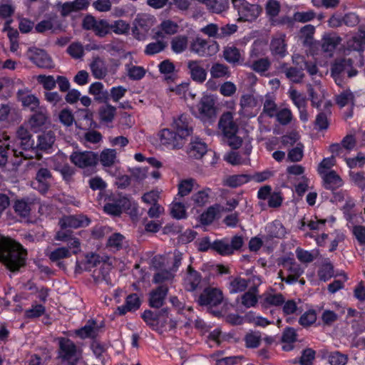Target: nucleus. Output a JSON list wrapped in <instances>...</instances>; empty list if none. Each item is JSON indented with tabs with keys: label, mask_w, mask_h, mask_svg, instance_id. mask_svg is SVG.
<instances>
[{
	"label": "nucleus",
	"mask_w": 365,
	"mask_h": 365,
	"mask_svg": "<svg viewBox=\"0 0 365 365\" xmlns=\"http://www.w3.org/2000/svg\"><path fill=\"white\" fill-rule=\"evenodd\" d=\"M27 250L16 240L0 237V262L11 272H17L26 265Z\"/></svg>",
	"instance_id": "obj_1"
},
{
	"label": "nucleus",
	"mask_w": 365,
	"mask_h": 365,
	"mask_svg": "<svg viewBox=\"0 0 365 365\" xmlns=\"http://www.w3.org/2000/svg\"><path fill=\"white\" fill-rule=\"evenodd\" d=\"M170 309L168 307H163L160 310L153 311L145 309L141 314V318L152 330L161 332L169 323L170 329H173L176 327V322L169 318Z\"/></svg>",
	"instance_id": "obj_2"
},
{
	"label": "nucleus",
	"mask_w": 365,
	"mask_h": 365,
	"mask_svg": "<svg viewBox=\"0 0 365 365\" xmlns=\"http://www.w3.org/2000/svg\"><path fill=\"white\" fill-rule=\"evenodd\" d=\"M58 357L64 365H78L81 351L76 344L69 338L59 337Z\"/></svg>",
	"instance_id": "obj_3"
},
{
	"label": "nucleus",
	"mask_w": 365,
	"mask_h": 365,
	"mask_svg": "<svg viewBox=\"0 0 365 365\" xmlns=\"http://www.w3.org/2000/svg\"><path fill=\"white\" fill-rule=\"evenodd\" d=\"M244 245L241 235H234L230 241L227 237L217 239L212 242V250L221 256H230L240 251Z\"/></svg>",
	"instance_id": "obj_4"
},
{
	"label": "nucleus",
	"mask_w": 365,
	"mask_h": 365,
	"mask_svg": "<svg viewBox=\"0 0 365 365\" xmlns=\"http://www.w3.org/2000/svg\"><path fill=\"white\" fill-rule=\"evenodd\" d=\"M233 7L237 11L241 21H255L260 14L262 9L257 4H252L246 0H232Z\"/></svg>",
	"instance_id": "obj_5"
},
{
	"label": "nucleus",
	"mask_w": 365,
	"mask_h": 365,
	"mask_svg": "<svg viewBox=\"0 0 365 365\" xmlns=\"http://www.w3.org/2000/svg\"><path fill=\"white\" fill-rule=\"evenodd\" d=\"M70 160L80 168L93 167L98 162V155L93 151L74 150L70 155Z\"/></svg>",
	"instance_id": "obj_6"
},
{
	"label": "nucleus",
	"mask_w": 365,
	"mask_h": 365,
	"mask_svg": "<svg viewBox=\"0 0 365 365\" xmlns=\"http://www.w3.org/2000/svg\"><path fill=\"white\" fill-rule=\"evenodd\" d=\"M222 300L223 293L220 289L208 287L203 289L197 302L200 306L212 307L220 304Z\"/></svg>",
	"instance_id": "obj_7"
},
{
	"label": "nucleus",
	"mask_w": 365,
	"mask_h": 365,
	"mask_svg": "<svg viewBox=\"0 0 365 365\" xmlns=\"http://www.w3.org/2000/svg\"><path fill=\"white\" fill-rule=\"evenodd\" d=\"M91 222V219L83 214L63 215L58 220L61 229H78L88 227Z\"/></svg>",
	"instance_id": "obj_8"
},
{
	"label": "nucleus",
	"mask_w": 365,
	"mask_h": 365,
	"mask_svg": "<svg viewBox=\"0 0 365 365\" xmlns=\"http://www.w3.org/2000/svg\"><path fill=\"white\" fill-rule=\"evenodd\" d=\"M27 56L29 59L39 68L50 69L54 67L52 58L43 49L31 47L27 51Z\"/></svg>",
	"instance_id": "obj_9"
},
{
	"label": "nucleus",
	"mask_w": 365,
	"mask_h": 365,
	"mask_svg": "<svg viewBox=\"0 0 365 365\" xmlns=\"http://www.w3.org/2000/svg\"><path fill=\"white\" fill-rule=\"evenodd\" d=\"M172 126L183 140L193 133V120L188 114L182 113L174 119Z\"/></svg>",
	"instance_id": "obj_10"
},
{
	"label": "nucleus",
	"mask_w": 365,
	"mask_h": 365,
	"mask_svg": "<svg viewBox=\"0 0 365 365\" xmlns=\"http://www.w3.org/2000/svg\"><path fill=\"white\" fill-rule=\"evenodd\" d=\"M159 138L161 145L168 149H180L185 144V141L178 133L169 128L161 130L159 133Z\"/></svg>",
	"instance_id": "obj_11"
},
{
	"label": "nucleus",
	"mask_w": 365,
	"mask_h": 365,
	"mask_svg": "<svg viewBox=\"0 0 365 365\" xmlns=\"http://www.w3.org/2000/svg\"><path fill=\"white\" fill-rule=\"evenodd\" d=\"M217 47L218 45L216 42L209 44L207 40L197 37L191 42L190 50L199 56H207L215 53L217 51Z\"/></svg>",
	"instance_id": "obj_12"
},
{
	"label": "nucleus",
	"mask_w": 365,
	"mask_h": 365,
	"mask_svg": "<svg viewBox=\"0 0 365 365\" xmlns=\"http://www.w3.org/2000/svg\"><path fill=\"white\" fill-rule=\"evenodd\" d=\"M169 288L166 284H160L155 289H153L148 294V305L153 309L163 307L168 295Z\"/></svg>",
	"instance_id": "obj_13"
},
{
	"label": "nucleus",
	"mask_w": 365,
	"mask_h": 365,
	"mask_svg": "<svg viewBox=\"0 0 365 365\" xmlns=\"http://www.w3.org/2000/svg\"><path fill=\"white\" fill-rule=\"evenodd\" d=\"M103 257L94 252L87 253L81 260H76L75 272L81 273L83 271H91L93 268L98 267L102 263Z\"/></svg>",
	"instance_id": "obj_14"
},
{
	"label": "nucleus",
	"mask_w": 365,
	"mask_h": 365,
	"mask_svg": "<svg viewBox=\"0 0 365 365\" xmlns=\"http://www.w3.org/2000/svg\"><path fill=\"white\" fill-rule=\"evenodd\" d=\"M215 100L211 95L203 96L198 104V110L203 118L211 119L216 116Z\"/></svg>",
	"instance_id": "obj_15"
},
{
	"label": "nucleus",
	"mask_w": 365,
	"mask_h": 365,
	"mask_svg": "<svg viewBox=\"0 0 365 365\" xmlns=\"http://www.w3.org/2000/svg\"><path fill=\"white\" fill-rule=\"evenodd\" d=\"M202 62L200 60H190L187 63L191 79L198 83H204L207 75V71L201 65Z\"/></svg>",
	"instance_id": "obj_16"
},
{
	"label": "nucleus",
	"mask_w": 365,
	"mask_h": 365,
	"mask_svg": "<svg viewBox=\"0 0 365 365\" xmlns=\"http://www.w3.org/2000/svg\"><path fill=\"white\" fill-rule=\"evenodd\" d=\"M218 125L223 133L224 138L237 134L238 132V125L234 121L233 116L230 112L225 113L222 115Z\"/></svg>",
	"instance_id": "obj_17"
},
{
	"label": "nucleus",
	"mask_w": 365,
	"mask_h": 365,
	"mask_svg": "<svg viewBox=\"0 0 365 365\" xmlns=\"http://www.w3.org/2000/svg\"><path fill=\"white\" fill-rule=\"evenodd\" d=\"M150 28L149 19L145 15H138L133 22V35L138 40L143 39Z\"/></svg>",
	"instance_id": "obj_18"
},
{
	"label": "nucleus",
	"mask_w": 365,
	"mask_h": 365,
	"mask_svg": "<svg viewBox=\"0 0 365 365\" xmlns=\"http://www.w3.org/2000/svg\"><path fill=\"white\" fill-rule=\"evenodd\" d=\"M51 178V173L48 169L40 168L36 173V181L33 182L34 188H36L41 193L47 192L50 187L49 180Z\"/></svg>",
	"instance_id": "obj_19"
},
{
	"label": "nucleus",
	"mask_w": 365,
	"mask_h": 365,
	"mask_svg": "<svg viewBox=\"0 0 365 365\" xmlns=\"http://www.w3.org/2000/svg\"><path fill=\"white\" fill-rule=\"evenodd\" d=\"M98 327L96 319H88L86 324L74 331L76 336L81 339H95L98 334Z\"/></svg>",
	"instance_id": "obj_20"
},
{
	"label": "nucleus",
	"mask_w": 365,
	"mask_h": 365,
	"mask_svg": "<svg viewBox=\"0 0 365 365\" xmlns=\"http://www.w3.org/2000/svg\"><path fill=\"white\" fill-rule=\"evenodd\" d=\"M207 145L198 137L192 138L188 145L187 155L195 159H200L207 153Z\"/></svg>",
	"instance_id": "obj_21"
},
{
	"label": "nucleus",
	"mask_w": 365,
	"mask_h": 365,
	"mask_svg": "<svg viewBox=\"0 0 365 365\" xmlns=\"http://www.w3.org/2000/svg\"><path fill=\"white\" fill-rule=\"evenodd\" d=\"M323 187L326 190L335 191L343 185V180L334 170H330L323 175Z\"/></svg>",
	"instance_id": "obj_22"
},
{
	"label": "nucleus",
	"mask_w": 365,
	"mask_h": 365,
	"mask_svg": "<svg viewBox=\"0 0 365 365\" xmlns=\"http://www.w3.org/2000/svg\"><path fill=\"white\" fill-rule=\"evenodd\" d=\"M201 274L196 271L191 265L187 267L186 277L184 279V285L187 291H195L201 282Z\"/></svg>",
	"instance_id": "obj_23"
},
{
	"label": "nucleus",
	"mask_w": 365,
	"mask_h": 365,
	"mask_svg": "<svg viewBox=\"0 0 365 365\" xmlns=\"http://www.w3.org/2000/svg\"><path fill=\"white\" fill-rule=\"evenodd\" d=\"M158 69L161 74L164 75L167 83H173L177 78L175 66L170 59H165L158 64Z\"/></svg>",
	"instance_id": "obj_24"
},
{
	"label": "nucleus",
	"mask_w": 365,
	"mask_h": 365,
	"mask_svg": "<svg viewBox=\"0 0 365 365\" xmlns=\"http://www.w3.org/2000/svg\"><path fill=\"white\" fill-rule=\"evenodd\" d=\"M211 194L212 189L207 187L193 193L191 196V200L193 202L194 207H204L209 202Z\"/></svg>",
	"instance_id": "obj_25"
},
{
	"label": "nucleus",
	"mask_w": 365,
	"mask_h": 365,
	"mask_svg": "<svg viewBox=\"0 0 365 365\" xmlns=\"http://www.w3.org/2000/svg\"><path fill=\"white\" fill-rule=\"evenodd\" d=\"M331 106L329 102L326 103L324 106L325 110L319 112L316 116L314 124L319 130H327L329 126L328 117L331 115Z\"/></svg>",
	"instance_id": "obj_26"
},
{
	"label": "nucleus",
	"mask_w": 365,
	"mask_h": 365,
	"mask_svg": "<svg viewBox=\"0 0 365 365\" xmlns=\"http://www.w3.org/2000/svg\"><path fill=\"white\" fill-rule=\"evenodd\" d=\"M272 54L279 58H284L287 54V44L282 37L273 38L270 43Z\"/></svg>",
	"instance_id": "obj_27"
},
{
	"label": "nucleus",
	"mask_w": 365,
	"mask_h": 365,
	"mask_svg": "<svg viewBox=\"0 0 365 365\" xmlns=\"http://www.w3.org/2000/svg\"><path fill=\"white\" fill-rule=\"evenodd\" d=\"M54 19L49 18L48 19H43L35 26V31L36 33L43 34L47 31H51L52 34H56L58 30L61 29V24L60 22L55 25Z\"/></svg>",
	"instance_id": "obj_28"
},
{
	"label": "nucleus",
	"mask_w": 365,
	"mask_h": 365,
	"mask_svg": "<svg viewBox=\"0 0 365 365\" xmlns=\"http://www.w3.org/2000/svg\"><path fill=\"white\" fill-rule=\"evenodd\" d=\"M287 271L289 274L286 278H283L282 281L285 282L288 284H292L297 282L299 278L302 275L304 270L302 266L295 262H292L289 266Z\"/></svg>",
	"instance_id": "obj_29"
},
{
	"label": "nucleus",
	"mask_w": 365,
	"mask_h": 365,
	"mask_svg": "<svg viewBox=\"0 0 365 365\" xmlns=\"http://www.w3.org/2000/svg\"><path fill=\"white\" fill-rule=\"evenodd\" d=\"M267 235L271 238L282 239L286 235L285 227L279 220H274L266 227Z\"/></svg>",
	"instance_id": "obj_30"
},
{
	"label": "nucleus",
	"mask_w": 365,
	"mask_h": 365,
	"mask_svg": "<svg viewBox=\"0 0 365 365\" xmlns=\"http://www.w3.org/2000/svg\"><path fill=\"white\" fill-rule=\"evenodd\" d=\"M354 64L352 58H343L336 60L331 66V75H342L349 67Z\"/></svg>",
	"instance_id": "obj_31"
},
{
	"label": "nucleus",
	"mask_w": 365,
	"mask_h": 365,
	"mask_svg": "<svg viewBox=\"0 0 365 365\" xmlns=\"http://www.w3.org/2000/svg\"><path fill=\"white\" fill-rule=\"evenodd\" d=\"M17 95L19 101L21 102L24 107L29 108L31 111H34L40 108L39 100L34 95H24L20 91L18 92Z\"/></svg>",
	"instance_id": "obj_32"
},
{
	"label": "nucleus",
	"mask_w": 365,
	"mask_h": 365,
	"mask_svg": "<svg viewBox=\"0 0 365 365\" xmlns=\"http://www.w3.org/2000/svg\"><path fill=\"white\" fill-rule=\"evenodd\" d=\"M90 67L93 77L96 79H103L108 73L105 63L99 58L94 59Z\"/></svg>",
	"instance_id": "obj_33"
},
{
	"label": "nucleus",
	"mask_w": 365,
	"mask_h": 365,
	"mask_svg": "<svg viewBox=\"0 0 365 365\" xmlns=\"http://www.w3.org/2000/svg\"><path fill=\"white\" fill-rule=\"evenodd\" d=\"M284 297L281 293L269 294L264 297L262 302L263 311H267L271 306L279 307L284 304Z\"/></svg>",
	"instance_id": "obj_34"
},
{
	"label": "nucleus",
	"mask_w": 365,
	"mask_h": 365,
	"mask_svg": "<svg viewBox=\"0 0 365 365\" xmlns=\"http://www.w3.org/2000/svg\"><path fill=\"white\" fill-rule=\"evenodd\" d=\"M33 112L34 113L29 119L31 126L34 128H41L46 124L48 120V116L46 115L45 110L41 108H38V109H36Z\"/></svg>",
	"instance_id": "obj_35"
},
{
	"label": "nucleus",
	"mask_w": 365,
	"mask_h": 365,
	"mask_svg": "<svg viewBox=\"0 0 365 365\" xmlns=\"http://www.w3.org/2000/svg\"><path fill=\"white\" fill-rule=\"evenodd\" d=\"M55 139L54 134L51 131L39 135L38 136L36 148L40 150H48L52 148Z\"/></svg>",
	"instance_id": "obj_36"
},
{
	"label": "nucleus",
	"mask_w": 365,
	"mask_h": 365,
	"mask_svg": "<svg viewBox=\"0 0 365 365\" xmlns=\"http://www.w3.org/2000/svg\"><path fill=\"white\" fill-rule=\"evenodd\" d=\"M172 51L177 54L184 52L188 45V38L185 35H178L170 41Z\"/></svg>",
	"instance_id": "obj_37"
},
{
	"label": "nucleus",
	"mask_w": 365,
	"mask_h": 365,
	"mask_svg": "<svg viewBox=\"0 0 365 365\" xmlns=\"http://www.w3.org/2000/svg\"><path fill=\"white\" fill-rule=\"evenodd\" d=\"M249 281L245 278L237 277L232 279L229 284V291L230 294L242 292L248 287Z\"/></svg>",
	"instance_id": "obj_38"
},
{
	"label": "nucleus",
	"mask_w": 365,
	"mask_h": 365,
	"mask_svg": "<svg viewBox=\"0 0 365 365\" xmlns=\"http://www.w3.org/2000/svg\"><path fill=\"white\" fill-rule=\"evenodd\" d=\"M341 41L336 36L328 35L322 38V49L324 52H333Z\"/></svg>",
	"instance_id": "obj_39"
},
{
	"label": "nucleus",
	"mask_w": 365,
	"mask_h": 365,
	"mask_svg": "<svg viewBox=\"0 0 365 365\" xmlns=\"http://www.w3.org/2000/svg\"><path fill=\"white\" fill-rule=\"evenodd\" d=\"M116 158V151L114 149H104L100 156L98 160L104 167H110L115 163Z\"/></svg>",
	"instance_id": "obj_40"
},
{
	"label": "nucleus",
	"mask_w": 365,
	"mask_h": 365,
	"mask_svg": "<svg viewBox=\"0 0 365 365\" xmlns=\"http://www.w3.org/2000/svg\"><path fill=\"white\" fill-rule=\"evenodd\" d=\"M223 57L225 60L230 63H236L240 61L241 55L239 49L234 46L225 47L223 51Z\"/></svg>",
	"instance_id": "obj_41"
},
{
	"label": "nucleus",
	"mask_w": 365,
	"mask_h": 365,
	"mask_svg": "<svg viewBox=\"0 0 365 365\" xmlns=\"http://www.w3.org/2000/svg\"><path fill=\"white\" fill-rule=\"evenodd\" d=\"M244 341L248 349H255L259 346L262 336L259 331H251L245 334Z\"/></svg>",
	"instance_id": "obj_42"
},
{
	"label": "nucleus",
	"mask_w": 365,
	"mask_h": 365,
	"mask_svg": "<svg viewBox=\"0 0 365 365\" xmlns=\"http://www.w3.org/2000/svg\"><path fill=\"white\" fill-rule=\"evenodd\" d=\"M15 212L21 217L29 216L31 212V204L25 199L16 200L14 205Z\"/></svg>",
	"instance_id": "obj_43"
},
{
	"label": "nucleus",
	"mask_w": 365,
	"mask_h": 365,
	"mask_svg": "<svg viewBox=\"0 0 365 365\" xmlns=\"http://www.w3.org/2000/svg\"><path fill=\"white\" fill-rule=\"evenodd\" d=\"M206 6L214 13L220 14L229 8L228 0H207Z\"/></svg>",
	"instance_id": "obj_44"
},
{
	"label": "nucleus",
	"mask_w": 365,
	"mask_h": 365,
	"mask_svg": "<svg viewBox=\"0 0 365 365\" xmlns=\"http://www.w3.org/2000/svg\"><path fill=\"white\" fill-rule=\"evenodd\" d=\"M250 180V176L245 174L233 175L229 176L226 180V185L230 187H237Z\"/></svg>",
	"instance_id": "obj_45"
},
{
	"label": "nucleus",
	"mask_w": 365,
	"mask_h": 365,
	"mask_svg": "<svg viewBox=\"0 0 365 365\" xmlns=\"http://www.w3.org/2000/svg\"><path fill=\"white\" fill-rule=\"evenodd\" d=\"M334 276V266L330 262H324L318 269V277L321 281L327 282Z\"/></svg>",
	"instance_id": "obj_46"
},
{
	"label": "nucleus",
	"mask_w": 365,
	"mask_h": 365,
	"mask_svg": "<svg viewBox=\"0 0 365 365\" xmlns=\"http://www.w3.org/2000/svg\"><path fill=\"white\" fill-rule=\"evenodd\" d=\"M109 258L106 257V259H102V263L98 265L99 270L96 275V280H103L108 282L110 279V271L111 269V264L107 262Z\"/></svg>",
	"instance_id": "obj_47"
},
{
	"label": "nucleus",
	"mask_w": 365,
	"mask_h": 365,
	"mask_svg": "<svg viewBox=\"0 0 365 365\" xmlns=\"http://www.w3.org/2000/svg\"><path fill=\"white\" fill-rule=\"evenodd\" d=\"M115 112L116 108L110 104H107L106 106L101 107L99 109L101 120L105 123L112 122L115 115Z\"/></svg>",
	"instance_id": "obj_48"
},
{
	"label": "nucleus",
	"mask_w": 365,
	"mask_h": 365,
	"mask_svg": "<svg viewBox=\"0 0 365 365\" xmlns=\"http://www.w3.org/2000/svg\"><path fill=\"white\" fill-rule=\"evenodd\" d=\"M20 148L22 150L18 151L17 150H13L14 154L16 156H22L24 158H29V157L24 153V151L26 152L29 150H34L36 147H35L34 140L32 137L27 138L26 140H20L19 141Z\"/></svg>",
	"instance_id": "obj_49"
},
{
	"label": "nucleus",
	"mask_w": 365,
	"mask_h": 365,
	"mask_svg": "<svg viewBox=\"0 0 365 365\" xmlns=\"http://www.w3.org/2000/svg\"><path fill=\"white\" fill-rule=\"evenodd\" d=\"M167 47V43L163 41H157L148 43L145 48V53L148 56H153L164 51Z\"/></svg>",
	"instance_id": "obj_50"
},
{
	"label": "nucleus",
	"mask_w": 365,
	"mask_h": 365,
	"mask_svg": "<svg viewBox=\"0 0 365 365\" xmlns=\"http://www.w3.org/2000/svg\"><path fill=\"white\" fill-rule=\"evenodd\" d=\"M71 256V252L68 248L66 247H61L54 249L48 255L49 259L54 262L61 259L68 258Z\"/></svg>",
	"instance_id": "obj_51"
},
{
	"label": "nucleus",
	"mask_w": 365,
	"mask_h": 365,
	"mask_svg": "<svg viewBox=\"0 0 365 365\" xmlns=\"http://www.w3.org/2000/svg\"><path fill=\"white\" fill-rule=\"evenodd\" d=\"M353 44L350 46L355 51H363L365 49V30L360 29L352 37Z\"/></svg>",
	"instance_id": "obj_52"
},
{
	"label": "nucleus",
	"mask_w": 365,
	"mask_h": 365,
	"mask_svg": "<svg viewBox=\"0 0 365 365\" xmlns=\"http://www.w3.org/2000/svg\"><path fill=\"white\" fill-rule=\"evenodd\" d=\"M46 312V308L40 304H32L30 309L25 310L24 317L26 319H35L41 317Z\"/></svg>",
	"instance_id": "obj_53"
},
{
	"label": "nucleus",
	"mask_w": 365,
	"mask_h": 365,
	"mask_svg": "<svg viewBox=\"0 0 365 365\" xmlns=\"http://www.w3.org/2000/svg\"><path fill=\"white\" fill-rule=\"evenodd\" d=\"M286 77L294 83H299L302 82L304 75L302 70L297 67L287 68L284 71Z\"/></svg>",
	"instance_id": "obj_54"
},
{
	"label": "nucleus",
	"mask_w": 365,
	"mask_h": 365,
	"mask_svg": "<svg viewBox=\"0 0 365 365\" xmlns=\"http://www.w3.org/2000/svg\"><path fill=\"white\" fill-rule=\"evenodd\" d=\"M195 180L192 178L182 180L178 185V193L180 197L188 195L194 188Z\"/></svg>",
	"instance_id": "obj_55"
},
{
	"label": "nucleus",
	"mask_w": 365,
	"mask_h": 365,
	"mask_svg": "<svg viewBox=\"0 0 365 365\" xmlns=\"http://www.w3.org/2000/svg\"><path fill=\"white\" fill-rule=\"evenodd\" d=\"M106 201H108L113 204L116 205H123V208L125 209H129L130 206V202L129 199L123 195H121L119 193H111L110 195H108L106 200Z\"/></svg>",
	"instance_id": "obj_56"
},
{
	"label": "nucleus",
	"mask_w": 365,
	"mask_h": 365,
	"mask_svg": "<svg viewBox=\"0 0 365 365\" xmlns=\"http://www.w3.org/2000/svg\"><path fill=\"white\" fill-rule=\"evenodd\" d=\"M217 214V210L213 207H209L206 211L203 212L200 216V220L203 225L212 224L216 218Z\"/></svg>",
	"instance_id": "obj_57"
},
{
	"label": "nucleus",
	"mask_w": 365,
	"mask_h": 365,
	"mask_svg": "<svg viewBox=\"0 0 365 365\" xmlns=\"http://www.w3.org/2000/svg\"><path fill=\"white\" fill-rule=\"evenodd\" d=\"M316 320V311L314 309H309L299 317V323L303 327H307L313 324Z\"/></svg>",
	"instance_id": "obj_58"
},
{
	"label": "nucleus",
	"mask_w": 365,
	"mask_h": 365,
	"mask_svg": "<svg viewBox=\"0 0 365 365\" xmlns=\"http://www.w3.org/2000/svg\"><path fill=\"white\" fill-rule=\"evenodd\" d=\"M210 74L214 78L225 77L229 74V68L220 63H214L211 67Z\"/></svg>",
	"instance_id": "obj_59"
},
{
	"label": "nucleus",
	"mask_w": 365,
	"mask_h": 365,
	"mask_svg": "<svg viewBox=\"0 0 365 365\" xmlns=\"http://www.w3.org/2000/svg\"><path fill=\"white\" fill-rule=\"evenodd\" d=\"M359 23V16L354 12H349L346 14L340 20H339L336 24L334 25L338 26L341 24H344L349 27H354Z\"/></svg>",
	"instance_id": "obj_60"
},
{
	"label": "nucleus",
	"mask_w": 365,
	"mask_h": 365,
	"mask_svg": "<svg viewBox=\"0 0 365 365\" xmlns=\"http://www.w3.org/2000/svg\"><path fill=\"white\" fill-rule=\"evenodd\" d=\"M171 215L177 220L185 219L187 217L185 207L182 202H173L171 207Z\"/></svg>",
	"instance_id": "obj_61"
},
{
	"label": "nucleus",
	"mask_w": 365,
	"mask_h": 365,
	"mask_svg": "<svg viewBox=\"0 0 365 365\" xmlns=\"http://www.w3.org/2000/svg\"><path fill=\"white\" fill-rule=\"evenodd\" d=\"M11 0H1L0 3V17L7 19L11 17L14 11L15 6L11 4Z\"/></svg>",
	"instance_id": "obj_62"
},
{
	"label": "nucleus",
	"mask_w": 365,
	"mask_h": 365,
	"mask_svg": "<svg viewBox=\"0 0 365 365\" xmlns=\"http://www.w3.org/2000/svg\"><path fill=\"white\" fill-rule=\"evenodd\" d=\"M280 4L277 0H268L265 5L267 16L273 19L278 16L280 11Z\"/></svg>",
	"instance_id": "obj_63"
},
{
	"label": "nucleus",
	"mask_w": 365,
	"mask_h": 365,
	"mask_svg": "<svg viewBox=\"0 0 365 365\" xmlns=\"http://www.w3.org/2000/svg\"><path fill=\"white\" fill-rule=\"evenodd\" d=\"M347 361V356L339 351L332 352L329 356V362L331 365H345Z\"/></svg>",
	"instance_id": "obj_64"
}]
</instances>
